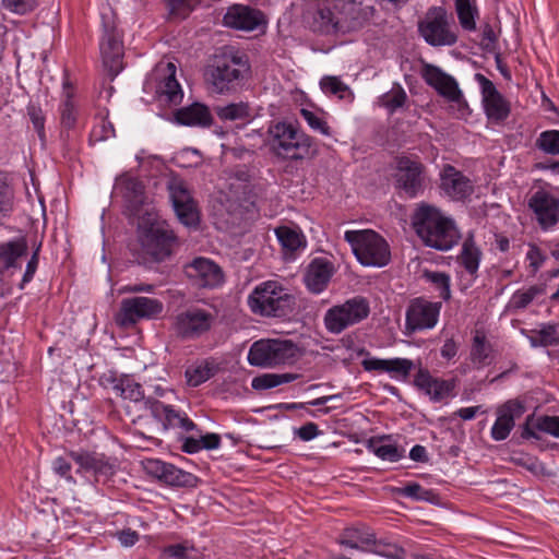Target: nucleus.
<instances>
[{
	"instance_id": "obj_1",
	"label": "nucleus",
	"mask_w": 559,
	"mask_h": 559,
	"mask_svg": "<svg viewBox=\"0 0 559 559\" xmlns=\"http://www.w3.org/2000/svg\"><path fill=\"white\" fill-rule=\"evenodd\" d=\"M413 226L426 246L440 251L450 250L460 239L453 219L429 204L417 207L413 215Z\"/></svg>"
},
{
	"instance_id": "obj_2",
	"label": "nucleus",
	"mask_w": 559,
	"mask_h": 559,
	"mask_svg": "<svg viewBox=\"0 0 559 559\" xmlns=\"http://www.w3.org/2000/svg\"><path fill=\"white\" fill-rule=\"evenodd\" d=\"M115 390L120 395L133 402H142L144 409L148 411L153 418L159 425L163 431L168 428H181L185 431H191L195 425L185 414H180L173 406L166 405L153 397H144V392L140 383L126 376L115 385Z\"/></svg>"
},
{
	"instance_id": "obj_3",
	"label": "nucleus",
	"mask_w": 559,
	"mask_h": 559,
	"mask_svg": "<svg viewBox=\"0 0 559 559\" xmlns=\"http://www.w3.org/2000/svg\"><path fill=\"white\" fill-rule=\"evenodd\" d=\"M271 151L284 159H302L309 154L312 140L296 124L286 121L272 123L267 129Z\"/></svg>"
},
{
	"instance_id": "obj_4",
	"label": "nucleus",
	"mask_w": 559,
	"mask_h": 559,
	"mask_svg": "<svg viewBox=\"0 0 559 559\" xmlns=\"http://www.w3.org/2000/svg\"><path fill=\"white\" fill-rule=\"evenodd\" d=\"M250 310L263 317H284L294 306V297L277 281H266L254 287L248 297Z\"/></svg>"
},
{
	"instance_id": "obj_5",
	"label": "nucleus",
	"mask_w": 559,
	"mask_h": 559,
	"mask_svg": "<svg viewBox=\"0 0 559 559\" xmlns=\"http://www.w3.org/2000/svg\"><path fill=\"white\" fill-rule=\"evenodd\" d=\"M250 73V63L246 55H225L217 59L206 72V82L214 92L223 94L240 86Z\"/></svg>"
},
{
	"instance_id": "obj_6",
	"label": "nucleus",
	"mask_w": 559,
	"mask_h": 559,
	"mask_svg": "<svg viewBox=\"0 0 559 559\" xmlns=\"http://www.w3.org/2000/svg\"><path fill=\"white\" fill-rule=\"evenodd\" d=\"M344 238L360 264L382 267L390 262L389 245L378 233L371 229L347 230Z\"/></svg>"
},
{
	"instance_id": "obj_7",
	"label": "nucleus",
	"mask_w": 559,
	"mask_h": 559,
	"mask_svg": "<svg viewBox=\"0 0 559 559\" xmlns=\"http://www.w3.org/2000/svg\"><path fill=\"white\" fill-rule=\"evenodd\" d=\"M300 356L297 344L290 340L265 338L255 341L248 353L251 366L273 368L294 364Z\"/></svg>"
},
{
	"instance_id": "obj_8",
	"label": "nucleus",
	"mask_w": 559,
	"mask_h": 559,
	"mask_svg": "<svg viewBox=\"0 0 559 559\" xmlns=\"http://www.w3.org/2000/svg\"><path fill=\"white\" fill-rule=\"evenodd\" d=\"M418 34L432 47L453 46L457 43V27L443 7H430L417 23Z\"/></svg>"
},
{
	"instance_id": "obj_9",
	"label": "nucleus",
	"mask_w": 559,
	"mask_h": 559,
	"mask_svg": "<svg viewBox=\"0 0 559 559\" xmlns=\"http://www.w3.org/2000/svg\"><path fill=\"white\" fill-rule=\"evenodd\" d=\"M337 542L346 548L372 552L390 559H403L405 554L404 549L396 544L377 539L374 532L366 525L345 528Z\"/></svg>"
},
{
	"instance_id": "obj_10",
	"label": "nucleus",
	"mask_w": 559,
	"mask_h": 559,
	"mask_svg": "<svg viewBox=\"0 0 559 559\" xmlns=\"http://www.w3.org/2000/svg\"><path fill=\"white\" fill-rule=\"evenodd\" d=\"M139 242L144 254L164 261L171 254L176 236L164 222L148 217L139 225Z\"/></svg>"
},
{
	"instance_id": "obj_11",
	"label": "nucleus",
	"mask_w": 559,
	"mask_h": 559,
	"mask_svg": "<svg viewBox=\"0 0 559 559\" xmlns=\"http://www.w3.org/2000/svg\"><path fill=\"white\" fill-rule=\"evenodd\" d=\"M216 319L215 311L192 306L175 316L173 330L181 340H198L212 330Z\"/></svg>"
},
{
	"instance_id": "obj_12",
	"label": "nucleus",
	"mask_w": 559,
	"mask_h": 559,
	"mask_svg": "<svg viewBox=\"0 0 559 559\" xmlns=\"http://www.w3.org/2000/svg\"><path fill=\"white\" fill-rule=\"evenodd\" d=\"M369 312L368 300L361 296H356L342 305L330 308L324 314V325L330 333L340 334L348 326L365 320Z\"/></svg>"
},
{
	"instance_id": "obj_13",
	"label": "nucleus",
	"mask_w": 559,
	"mask_h": 559,
	"mask_svg": "<svg viewBox=\"0 0 559 559\" xmlns=\"http://www.w3.org/2000/svg\"><path fill=\"white\" fill-rule=\"evenodd\" d=\"M163 311L164 304L157 298L143 296L123 298L115 316V322L120 328L130 329L142 320L157 319Z\"/></svg>"
},
{
	"instance_id": "obj_14",
	"label": "nucleus",
	"mask_w": 559,
	"mask_h": 559,
	"mask_svg": "<svg viewBox=\"0 0 559 559\" xmlns=\"http://www.w3.org/2000/svg\"><path fill=\"white\" fill-rule=\"evenodd\" d=\"M166 188L179 222L187 227H197L200 213L188 183L181 177L171 175L167 178Z\"/></svg>"
},
{
	"instance_id": "obj_15",
	"label": "nucleus",
	"mask_w": 559,
	"mask_h": 559,
	"mask_svg": "<svg viewBox=\"0 0 559 559\" xmlns=\"http://www.w3.org/2000/svg\"><path fill=\"white\" fill-rule=\"evenodd\" d=\"M423 78L442 97L456 106L457 118H463L471 114L468 104L453 76L447 74L440 68L427 63L423 68Z\"/></svg>"
},
{
	"instance_id": "obj_16",
	"label": "nucleus",
	"mask_w": 559,
	"mask_h": 559,
	"mask_svg": "<svg viewBox=\"0 0 559 559\" xmlns=\"http://www.w3.org/2000/svg\"><path fill=\"white\" fill-rule=\"evenodd\" d=\"M103 36L99 44V50L105 69L111 78H115L123 69V45L121 35L116 28L112 19L103 15Z\"/></svg>"
},
{
	"instance_id": "obj_17",
	"label": "nucleus",
	"mask_w": 559,
	"mask_h": 559,
	"mask_svg": "<svg viewBox=\"0 0 559 559\" xmlns=\"http://www.w3.org/2000/svg\"><path fill=\"white\" fill-rule=\"evenodd\" d=\"M394 177L396 187L409 198H415L424 191L426 182L425 166L418 158L397 157Z\"/></svg>"
},
{
	"instance_id": "obj_18",
	"label": "nucleus",
	"mask_w": 559,
	"mask_h": 559,
	"mask_svg": "<svg viewBox=\"0 0 559 559\" xmlns=\"http://www.w3.org/2000/svg\"><path fill=\"white\" fill-rule=\"evenodd\" d=\"M442 308L440 301H430L423 297L411 300L405 313V326L409 332L429 330L438 323Z\"/></svg>"
},
{
	"instance_id": "obj_19",
	"label": "nucleus",
	"mask_w": 559,
	"mask_h": 559,
	"mask_svg": "<svg viewBox=\"0 0 559 559\" xmlns=\"http://www.w3.org/2000/svg\"><path fill=\"white\" fill-rule=\"evenodd\" d=\"M69 455L78 465L79 473L93 476L96 481H106L116 472L115 463L105 454L87 451H72Z\"/></svg>"
},
{
	"instance_id": "obj_20",
	"label": "nucleus",
	"mask_w": 559,
	"mask_h": 559,
	"mask_svg": "<svg viewBox=\"0 0 559 559\" xmlns=\"http://www.w3.org/2000/svg\"><path fill=\"white\" fill-rule=\"evenodd\" d=\"M185 273L193 285L201 288H215L223 284L224 273L214 261L199 257L185 266Z\"/></svg>"
},
{
	"instance_id": "obj_21",
	"label": "nucleus",
	"mask_w": 559,
	"mask_h": 559,
	"mask_svg": "<svg viewBox=\"0 0 559 559\" xmlns=\"http://www.w3.org/2000/svg\"><path fill=\"white\" fill-rule=\"evenodd\" d=\"M373 14L374 8L367 0H340L341 33L360 29Z\"/></svg>"
},
{
	"instance_id": "obj_22",
	"label": "nucleus",
	"mask_w": 559,
	"mask_h": 559,
	"mask_svg": "<svg viewBox=\"0 0 559 559\" xmlns=\"http://www.w3.org/2000/svg\"><path fill=\"white\" fill-rule=\"evenodd\" d=\"M475 81L479 84L487 117L497 122L507 119L510 114V106L495 84L481 73L475 74Z\"/></svg>"
},
{
	"instance_id": "obj_23",
	"label": "nucleus",
	"mask_w": 559,
	"mask_h": 559,
	"mask_svg": "<svg viewBox=\"0 0 559 559\" xmlns=\"http://www.w3.org/2000/svg\"><path fill=\"white\" fill-rule=\"evenodd\" d=\"M528 207L543 229H548L559 222V198L546 190H537L528 200Z\"/></svg>"
},
{
	"instance_id": "obj_24",
	"label": "nucleus",
	"mask_w": 559,
	"mask_h": 559,
	"mask_svg": "<svg viewBox=\"0 0 559 559\" xmlns=\"http://www.w3.org/2000/svg\"><path fill=\"white\" fill-rule=\"evenodd\" d=\"M340 0H321L311 13V27L322 34L341 33Z\"/></svg>"
},
{
	"instance_id": "obj_25",
	"label": "nucleus",
	"mask_w": 559,
	"mask_h": 559,
	"mask_svg": "<svg viewBox=\"0 0 559 559\" xmlns=\"http://www.w3.org/2000/svg\"><path fill=\"white\" fill-rule=\"evenodd\" d=\"M154 76L158 81L156 93L167 102L178 104L182 98V91L176 79L175 63L158 62L154 69Z\"/></svg>"
},
{
	"instance_id": "obj_26",
	"label": "nucleus",
	"mask_w": 559,
	"mask_h": 559,
	"mask_svg": "<svg viewBox=\"0 0 559 559\" xmlns=\"http://www.w3.org/2000/svg\"><path fill=\"white\" fill-rule=\"evenodd\" d=\"M525 412L524 405L518 400H510L497 411V419L491 428V437L496 441L508 438L514 427L515 418L521 417Z\"/></svg>"
},
{
	"instance_id": "obj_27",
	"label": "nucleus",
	"mask_w": 559,
	"mask_h": 559,
	"mask_svg": "<svg viewBox=\"0 0 559 559\" xmlns=\"http://www.w3.org/2000/svg\"><path fill=\"white\" fill-rule=\"evenodd\" d=\"M143 467L148 475L170 486H186L192 478L190 473L157 459L145 460Z\"/></svg>"
},
{
	"instance_id": "obj_28",
	"label": "nucleus",
	"mask_w": 559,
	"mask_h": 559,
	"mask_svg": "<svg viewBox=\"0 0 559 559\" xmlns=\"http://www.w3.org/2000/svg\"><path fill=\"white\" fill-rule=\"evenodd\" d=\"M143 467L148 475L170 486H186L192 478L190 473L157 459L145 460Z\"/></svg>"
},
{
	"instance_id": "obj_29",
	"label": "nucleus",
	"mask_w": 559,
	"mask_h": 559,
	"mask_svg": "<svg viewBox=\"0 0 559 559\" xmlns=\"http://www.w3.org/2000/svg\"><path fill=\"white\" fill-rule=\"evenodd\" d=\"M264 22L259 10L242 4L231 5L224 15V24L239 31H253Z\"/></svg>"
},
{
	"instance_id": "obj_30",
	"label": "nucleus",
	"mask_w": 559,
	"mask_h": 559,
	"mask_svg": "<svg viewBox=\"0 0 559 559\" xmlns=\"http://www.w3.org/2000/svg\"><path fill=\"white\" fill-rule=\"evenodd\" d=\"M441 189L447 195L454 200H463L472 194L473 185L471 180L464 176L452 165H444L440 173Z\"/></svg>"
},
{
	"instance_id": "obj_31",
	"label": "nucleus",
	"mask_w": 559,
	"mask_h": 559,
	"mask_svg": "<svg viewBox=\"0 0 559 559\" xmlns=\"http://www.w3.org/2000/svg\"><path fill=\"white\" fill-rule=\"evenodd\" d=\"M334 273L333 263L325 258L313 259L305 274V284L313 294L322 293Z\"/></svg>"
},
{
	"instance_id": "obj_32",
	"label": "nucleus",
	"mask_w": 559,
	"mask_h": 559,
	"mask_svg": "<svg viewBox=\"0 0 559 559\" xmlns=\"http://www.w3.org/2000/svg\"><path fill=\"white\" fill-rule=\"evenodd\" d=\"M226 202L243 205L251 199V188L246 173L229 175L222 187Z\"/></svg>"
},
{
	"instance_id": "obj_33",
	"label": "nucleus",
	"mask_w": 559,
	"mask_h": 559,
	"mask_svg": "<svg viewBox=\"0 0 559 559\" xmlns=\"http://www.w3.org/2000/svg\"><path fill=\"white\" fill-rule=\"evenodd\" d=\"M176 121L189 127H210L213 122L209 108L200 103L178 109L175 114Z\"/></svg>"
},
{
	"instance_id": "obj_34",
	"label": "nucleus",
	"mask_w": 559,
	"mask_h": 559,
	"mask_svg": "<svg viewBox=\"0 0 559 559\" xmlns=\"http://www.w3.org/2000/svg\"><path fill=\"white\" fill-rule=\"evenodd\" d=\"M492 352V346L486 335L480 331H476L469 353V358L474 367L481 369L490 365L493 358Z\"/></svg>"
},
{
	"instance_id": "obj_35",
	"label": "nucleus",
	"mask_w": 559,
	"mask_h": 559,
	"mask_svg": "<svg viewBox=\"0 0 559 559\" xmlns=\"http://www.w3.org/2000/svg\"><path fill=\"white\" fill-rule=\"evenodd\" d=\"M480 258L481 251L476 246L473 237H467L462 245V250L457 258V261L471 275L472 280H475L477 276Z\"/></svg>"
},
{
	"instance_id": "obj_36",
	"label": "nucleus",
	"mask_w": 559,
	"mask_h": 559,
	"mask_svg": "<svg viewBox=\"0 0 559 559\" xmlns=\"http://www.w3.org/2000/svg\"><path fill=\"white\" fill-rule=\"evenodd\" d=\"M215 112L222 121H248L252 117L251 107L246 102L216 106Z\"/></svg>"
},
{
	"instance_id": "obj_37",
	"label": "nucleus",
	"mask_w": 559,
	"mask_h": 559,
	"mask_svg": "<svg viewBox=\"0 0 559 559\" xmlns=\"http://www.w3.org/2000/svg\"><path fill=\"white\" fill-rule=\"evenodd\" d=\"M369 450L383 461L397 462L404 457L405 450L394 443L389 442V437H382L378 440H370Z\"/></svg>"
},
{
	"instance_id": "obj_38",
	"label": "nucleus",
	"mask_w": 559,
	"mask_h": 559,
	"mask_svg": "<svg viewBox=\"0 0 559 559\" xmlns=\"http://www.w3.org/2000/svg\"><path fill=\"white\" fill-rule=\"evenodd\" d=\"M455 12L463 29L472 32L476 29L477 8L469 0H455Z\"/></svg>"
},
{
	"instance_id": "obj_39",
	"label": "nucleus",
	"mask_w": 559,
	"mask_h": 559,
	"mask_svg": "<svg viewBox=\"0 0 559 559\" xmlns=\"http://www.w3.org/2000/svg\"><path fill=\"white\" fill-rule=\"evenodd\" d=\"M26 247L22 242H9L0 246V273L14 267L19 258L25 254Z\"/></svg>"
},
{
	"instance_id": "obj_40",
	"label": "nucleus",
	"mask_w": 559,
	"mask_h": 559,
	"mask_svg": "<svg viewBox=\"0 0 559 559\" xmlns=\"http://www.w3.org/2000/svg\"><path fill=\"white\" fill-rule=\"evenodd\" d=\"M123 198L133 206H139L144 200V186L135 178H124L119 182Z\"/></svg>"
},
{
	"instance_id": "obj_41",
	"label": "nucleus",
	"mask_w": 559,
	"mask_h": 559,
	"mask_svg": "<svg viewBox=\"0 0 559 559\" xmlns=\"http://www.w3.org/2000/svg\"><path fill=\"white\" fill-rule=\"evenodd\" d=\"M275 235L282 247L292 252L306 245L304 235L287 226L277 227Z\"/></svg>"
},
{
	"instance_id": "obj_42",
	"label": "nucleus",
	"mask_w": 559,
	"mask_h": 559,
	"mask_svg": "<svg viewBox=\"0 0 559 559\" xmlns=\"http://www.w3.org/2000/svg\"><path fill=\"white\" fill-rule=\"evenodd\" d=\"M214 374L215 370L213 366L207 361L190 366L185 372L187 383L193 388L204 383Z\"/></svg>"
},
{
	"instance_id": "obj_43",
	"label": "nucleus",
	"mask_w": 559,
	"mask_h": 559,
	"mask_svg": "<svg viewBox=\"0 0 559 559\" xmlns=\"http://www.w3.org/2000/svg\"><path fill=\"white\" fill-rule=\"evenodd\" d=\"M545 293L543 285H533L525 290H516L510 301L509 308L512 310H519L526 308L537 296Z\"/></svg>"
},
{
	"instance_id": "obj_44",
	"label": "nucleus",
	"mask_w": 559,
	"mask_h": 559,
	"mask_svg": "<svg viewBox=\"0 0 559 559\" xmlns=\"http://www.w3.org/2000/svg\"><path fill=\"white\" fill-rule=\"evenodd\" d=\"M297 378V374L293 373H265L259 377L253 378L252 388L255 390H266L278 386L283 383H288L294 381Z\"/></svg>"
},
{
	"instance_id": "obj_45",
	"label": "nucleus",
	"mask_w": 559,
	"mask_h": 559,
	"mask_svg": "<svg viewBox=\"0 0 559 559\" xmlns=\"http://www.w3.org/2000/svg\"><path fill=\"white\" fill-rule=\"evenodd\" d=\"M424 277L439 290V296L443 300H449L451 298L450 276L447 273L425 271Z\"/></svg>"
},
{
	"instance_id": "obj_46",
	"label": "nucleus",
	"mask_w": 559,
	"mask_h": 559,
	"mask_svg": "<svg viewBox=\"0 0 559 559\" xmlns=\"http://www.w3.org/2000/svg\"><path fill=\"white\" fill-rule=\"evenodd\" d=\"M535 146L546 154L559 155V130H547L536 139Z\"/></svg>"
},
{
	"instance_id": "obj_47",
	"label": "nucleus",
	"mask_w": 559,
	"mask_h": 559,
	"mask_svg": "<svg viewBox=\"0 0 559 559\" xmlns=\"http://www.w3.org/2000/svg\"><path fill=\"white\" fill-rule=\"evenodd\" d=\"M407 99L405 91L400 86H393L391 91L384 93L379 102L380 105L386 108L391 114L401 108Z\"/></svg>"
},
{
	"instance_id": "obj_48",
	"label": "nucleus",
	"mask_w": 559,
	"mask_h": 559,
	"mask_svg": "<svg viewBox=\"0 0 559 559\" xmlns=\"http://www.w3.org/2000/svg\"><path fill=\"white\" fill-rule=\"evenodd\" d=\"M62 128L72 130L76 124L78 111L69 92L59 108Z\"/></svg>"
},
{
	"instance_id": "obj_49",
	"label": "nucleus",
	"mask_w": 559,
	"mask_h": 559,
	"mask_svg": "<svg viewBox=\"0 0 559 559\" xmlns=\"http://www.w3.org/2000/svg\"><path fill=\"white\" fill-rule=\"evenodd\" d=\"M321 90L325 94L336 95L338 98H345L350 95L349 87L337 76H324L320 81Z\"/></svg>"
},
{
	"instance_id": "obj_50",
	"label": "nucleus",
	"mask_w": 559,
	"mask_h": 559,
	"mask_svg": "<svg viewBox=\"0 0 559 559\" xmlns=\"http://www.w3.org/2000/svg\"><path fill=\"white\" fill-rule=\"evenodd\" d=\"M14 204V191L7 177L0 175V218L7 216Z\"/></svg>"
},
{
	"instance_id": "obj_51",
	"label": "nucleus",
	"mask_w": 559,
	"mask_h": 559,
	"mask_svg": "<svg viewBox=\"0 0 559 559\" xmlns=\"http://www.w3.org/2000/svg\"><path fill=\"white\" fill-rule=\"evenodd\" d=\"M27 116L29 117L34 130L37 132L39 140L44 143L46 140L45 115L41 108L34 104H29L27 106Z\"/></svg>"
},
{
	"instance_id": "obj_52",
	"label": "nucleus",
	"mask_w": 559,
	"mask_h": 559,
	"mask_svg": "<svg viewBox=\"0 0 559 559\" xmlns=\"http://www.w3.org/2000/svg\"><path fill=\"white\" fill-rule=\"evenodd\" d=\"M386 365V371L393 377H402L406 378L408 377L409 372L412 371L414 364L412 360L406 358H392L388 359Z\"/></svg>"
},
{
	"instance_id": "obj_53",
	"label": "nucleus",
	"mask_w": 559,
	"mask_h": 559,
	"mask_svg": "<svg viewBox=\"0 0 559 559\" xmlns=\"http://www.w3.org/2000/svg\"><path fill=\"white\" fill-rule=\"evenodd\" d=\"M533 346H551L559 344V336L555 326L548 325L539 330L536 336L531 338Z\"/></svg>"
},
{
	"instance_id": "obj_54",
	"label": "nucleus",
	"mask_w": 559,
	"mask_h": 559,
	"mask_svg": "<svg viewBox=\"0 0 559 559\" xmlns=\"http://www.w3.org/2000/svg\"><path fill=\"white\" fill-rule=\"evenodd\" d=\"M301 117L307 121L309 127L323 135H330V127L328 126L326 121L323 120L320 116H318L316 112L302 108L300 110Z\"/></svg>"
},
{
	"instance_id": "obj_55",
	"label": "nucleus",
	"mask_w": 559,
	"mask_h": 559,
	"mask_svg": "<svg viewBox=\"0 0 559 559\" xmlns=\"http://www.w3.org/2000/svg\"><path fill=\"white\" fill-rule=\"evenodd\" d=\"M400 493L415 500L429 501L435 495L431 490L425 489L417 483H412L400 489Z\"/></svg>"
},
{
	"instance_id": "obj_56",
	"label": "nucleus",
	"mask_w": 559,
	"mask_h": 559,
	"mask_svg": "<svg viewBox=\"0 0 559 559\" xmlns=\"http://www.w3.org/2000/svg\"><path fill=\"white\" fill-rule=\"evenodd\" d=\"M533 426L539 431L559 438V416H542L536 419Z\"/></svg>"
},
{
	"instance_id": "obj_57",
	"label": "nucleus",
	"mask_w": 559,
	"mask_h": 559,
	"mask_svg": "<svg viewBox=\"0 0 559 559\" xmlns=\"http://www.w3.org/2000/svg\"><path fill=\"white\" fill-rule=\"evenodd\" d=\"M201 0H166L171 14L186 17Z\"/></svg>"
},
{
	"instance_id": "obj_58",
	"label": "nucleus",
	"mask_w": 559,
	"mask_h": 559,
	"mask_svg": "<svg viewBox=\"0 0 559 559\" xmlns=\"http://www.w3.org/2000/svg\"><path fill=\"white\" fill-rule=\"evenodd\" d=\"M115 134L116 131L114 124L107 118H100L92 131V135L98 141L108 140L114 138Z\"/></svg>"
},
{
	"instance_id": "obj_59",
	"label": "nucleus",
	"mask_w": 559,
	"mask_h": 559,
	"mask_svg": "<svg viewBox=\"0 0 559 559\" xmlns=\"http://www.w3.org/2000/svg\"><path fill=\"white\" fill-rule=\"evenodd\" d=\"M452 389L453 384L451 382L436 379L435 382H432L431 389L429 390L428 394H430L435 401H440L443 397L448 396L451 393Z\"/></svg>"
},
{
	"instance_id": "obj_60",
	"label": "nucleus",
	"mask_w": 559,
	"mask_h": 559,
	"mask_svg": "<svg viewBox=\"0 0 559 559\" xmlns=\"http://www.w3.org/2000/svg\"><path fill=\"white\" fill-rule=\"evenodd\" d=\"M4 7L10 9L11 11L20 14H24L28 11H32L36 4L37 0H2Z\"/></svg>"
},
{
	"instance_id": "obj_61",
	"label": "nucleus",
	"mask_w": 559,
	"mask_h": 559,
	"mask_svg": "<svg viewBox=\"0 0 559 559\" xmlns=\"http://www.w3.org/2000/svg\"><path fill=\"white\" fill-rule=\"evenodd\" d=\"M188 548L181 544L170 545L164 548L163 559H189L187 556Z\"/></svg>"
},
{
	"instance_id": "obj_62",
	"label": "nucleus",
	"mask_w": 559,
	"mask_h": 559,
	"mask_svg": "<svg viewBox=\"0 0 559 559\" xmlns=\"http://www.w3.org/2000/svg\"><path fill=\"white\" fill-rule=\"evenodd\" d=\"M38 251H39V247L35 250V252L33 253L31 260L28 261V263L26 265L25 273H24L22 282L20 284L21 289L24 287L25 284L31 282L34 277V274L38 266Z\"/></svg>"
},
{
	"instance_id": "obj_63",
	"label": "nucleus",
	"mask_w": 559,
	"mask_h": 559,
	"mask_svg": "<svg viewBox=\"0 0 559 559\" xmlns=\"http://www.w3.org/2000/svg\"><path fill=\"white\" fill-rule=\"evenodd\" d=\"M526 259L530 262V266L533 269V273H536L538 269L543 265L545 261V257L542 253L540 249L536 246H532L526 253Z\"/></svg>"
},
{
	"instance_id": "obj_64",
	"label": "nucleus",
	"mask_w": 559,
	"mask_h": 559,
	"mask_svg": "<svg viewBox=\"0 0 559 559\" xmlns=\"http://www.w3.org/2000/svg\"><path fill=\"white\" fill-rule=\"evenodd\" d=\"M296 435L304 441H310L319 435L318 426L314 423H307L296 430Z\"/></svg>"
}]
</instances>
